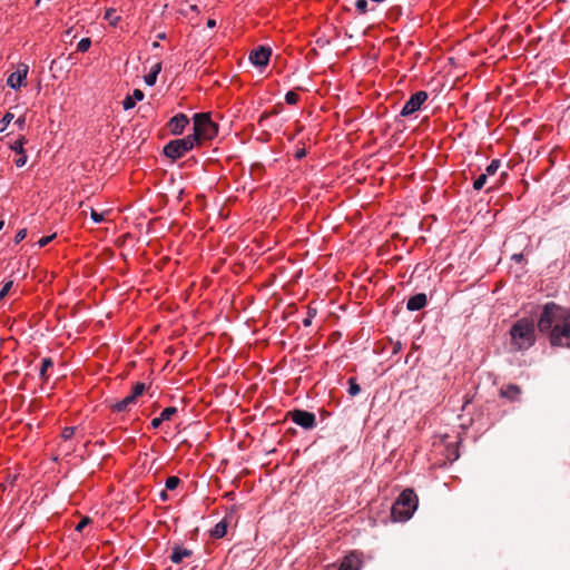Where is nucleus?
<instances>
[{
	"label": "nucleus",
	"instance_id": "f257e3e1",
	"mask_svg": "<svg viewBox=\"0 0 570 570\" xmlns=\"http://www.w3.org/2000/svg\"><path fill=\"white\" fill-rule=\"evenodd\" d=\"M538 328L542 333H549L551 345L570 348V307L547 303L538 320Z\"/></svg>",
	"mask_w": 570,
	"mask_h": 570
},
{
	"label": "nucleus",
	"instance_id": "f03ea898",
	"mask_svg": "<svg viewBox=\"0 0 570 570\" xmlns=\"http://www.w3.org/2000/svg\"><path fill=\"white\" fill-rule=\"evenodd\" d=\"M510 335L514 351L528 350L535 342L533 322L528 318L519 320L510 330Z\"/></svg>",
	"mask_w": 570,
	"mask_h": 570
},
{
	"label": "nucleus",
	"instance_id": "7ed1b4c3",
	"mask_svg": "<svg viewBox=\"0 0 570 570\" xmlns=\"http://www.w3.org/2000/svg\"><path fill=\"white\" fill-rule=\"evenodd\" d=\"M218 134V125L212 119L209 112L195 114L193 117V134L195 142L199 145L204 140H212Z\"/></svg>",
	"mask_w": 570,
	"mask_h": 570
},
{
	"label": "nucleus",
	"instance_id": "20e7f679",
	"mask_svg": "<svg viewBox=\"0 0 570 570\" xmlns=\"http://www.w3.org/2000/svg\"><path fill=\"white\" fill-rule=\"evenodd\" d=\"M417 497L413 490H404L391 508V517L393 521L409 520L417 508Z\"/></svg>",
	"mask_w": 570,
	"mask_h": 570
},
{
	"label": "nucleus",
	"instance_id": "39448f33",
	"mask_svg": "<svg viewBox=\"0 0 570 570\" xmlns=\"http://www.w3.org/2000/svg\"><path fill=\"white\" fill-rule=\"evenodd\" d=\"M196 145L195 138L188 135L184 138L168 141L163 148V154L171 161H175L193 150Z\"/></svg>",
	"mask_w": 570,
	"mask_h": 570
},
{
	"label": "nucleus",
	"instance_id": "423d86ee",
	"mask_svg": "<svg viewBox=\"0 0 570 570\" xmlns=\"http://www.w3.org/2000/svg\"><path fill=\"white\" fill-rule=\"evenodd\" d=\"M288 415L291 416L292 421L295 424H297L306 430H311L316 425V416L312 412L297 409V410L291 411L288 413Z\"/></svg>",
	"mask_w": 570,
	"mask_h": 570
},
{
	"label": "nucleus",
	"instance_id": "0eeeda50",
	"mask_svg": "<svg viewBox=\"0 0 570 570\" xmlns=\"http://www.w3.org/2000/svg\"><path fill=\"white\" fill-rule=\"evenodd\" d=\"M189 122V118L185 114L179 112L168 120L166 127L171 135L179 136L184 132Z\"/></svg>",
	"mask_w": 570,
	"mask_h": 570
},
{
	"label": "nucleus",
	"instance_id": "6e6552de",
	"mask_svg": "<svg viewBox=\"0 0 570 570\" xmlns=\"http://www.w3.org/2000/svg\"><path fill=\"white\" fill-rule=\"evenodd\" d=\"M272 49L269 47L259 46L249 53V60L254 66L265 67L269 62Z\"/></svg>",
	"mask_w": 570,
	"mask_h": 570
},
{
	"label": "nucleus",
	"instance_id": "1a4fd4ad",
	"mask_svg": "<svg viewBox=\"0 0 570 570\" xmlns=\"http://www.w3.org/2000/svg\"><path fill=\"white\" fill-rule=\"evenodd\" d=\"M29 67L26 63H19L17 70L9 75L7 85L13 89L20 88L26 85V78L28 75Z\"/></svg>",
	"mask_w": 570,
	"mask_h": 570
},
{
	"label": "nucleus",
	"instance_id": "9d476101",
	"mask_svg": "<svg viewBox=\"0 0 570 570\" xmlns=\"http://www.w3.org/2000/svg\"><path fill=\"white\" fill-rule=\"evenodd\" d=\"M193 554H194V551L191 549H188L180 544H175L171 548V553L169 556V560L175 564H179V563H183L186 559L191 558Z\"/></svg>",
	"mask_w": 570,
	"mask_h": 570
},
{
	"label": "nucleus",
	"instance_id": "9b49d317",
	"mask_svg": "<svg viewBox=\"0 0 570 570\" xmlns=\"http://www.w3.org/2000/svg\"><path fill=\"white\" fill-rule=\"evenodd\" d=\"M426 295L424 293H419L409 298L406 308L412 312L420 311L426 305Z\"/></svg>",
	"mask_w": 570,
	"mask_h": 570
},
{
	"label": "nucleus",
	"instance_id": "f8f14e48",
	"mask_svg": "<svg viewBox=\"0 0 570 570\" xmlns=\"http://www.w3.org/2000/svg\"><path fill=\"white\" fill-rule=\"evenodd\" d=\"M361 560L355 553L346 556L337 570H360Z\"/></svg>",
	"mask_w": 570,
	"mask_h": 570
},
{
	"label": "nucleus",
	"instance_id": "ddd939ff",
	"mask_svg": "<svg viewBox=\"0 0 570 570\" xmlns=\"http://www.w3.org/2000/svg\"><path fill=\"white\" fill-rule=\"evenodd\" d=\"M428 97L426 91H416L404 102L403 107H421L428 100Z\"/></svg>",
	"mask_w": 570,
	"mask_h": 570
},
{
	"label": "nucleus",
	"instance_id": "4468645a",
	"mask_svg": "<svg viewBox=\"0 0 570 570\" xmlns=\"http://www.w3.org/2000/svg\"><path fill=\"white\" fill-rule=\"evenodd\" d=\"M137 402L136 399L131 394L127 395L121 401L112 404L111 410L112 412L121 413L127 412L131 405H134Z\"/></svg>",
	"mask_w": 570,
	"mask_h": 570
},
{
	"label": "nucleus",
	"instance_id": "2eb2a0df",
	"mask_svg": "<svg viewBox=\"0 0 570 570\" xmlns=\"http://www.w3.org/2000/svg\"><path fill=\"white\" fill-rule=\"evenodd\" d=\"M419 109H401L400 115L396 117V128L397 130H404L407 126L404 124L405 118H411Z\"/></svg>",
	"mask_w": 570,
	"mask_h": 570
},
{
	"label": "nucleus",
	"instance_id": "dca6fc26",
	"mask_svg": "<svg viewBox=\"0 0 570 570\" xmlns=\"http://www.w3.org/2000/svg\"><path fill=\"white\" fill-rule=\"evenodd\" d=\"M227 521L224 519L219 521L210 531V535L216 539L223 538L227 533Z\"/></svg>",
	"mask_w": 570,
	"mask_h": 570
},
{
	"label": "nucleus",
	"instance_id": "f3484780",
	"mask_svg": "<svg viewBox=\"0 0 570 570\" xmlns=\"http://www.w3.org/2000/svg\"><path fill=\"white\" fill-rule=\"evenodd\" d=\"M459 444L460 442L446 444V459L449 461L453 462L460 458Z\"/></svg>",
	"mask_w": 570,
	"mask_h": 570
},
{
	"label": "nucleus",
	"instance_id": "a211bd4d",
	"mask_svg": "<svg viewBox=\"0 0 570 570\" xmlns=\"http://www.w3.org/2000/svg\"><path fill=\"white\" fill-rule=\"evenodd\" d=\"M104 19L107 20L110 26L117 27V24L121 18H120V16L117 14L116 9L108 8L105 12Z\"/></svg>",
	"mask_w": 570,
	"mask_h": 570
},
{
	"label": "nucleus",
	"instance_id": "6ab92c4d",
	"mask_svg": "<svg viewBox=\"0 0 570 570\" xmlns=\"http://www.w3.org/2000/svg\"><path fill=\"white\" fill-rule=\"evenodd\" d=\"M161 69V63L158 62L154 66V68L151 69V71L145 76V82L148 85V86H153L155 85L156 82V79H157V75L159 73Z\"/></svg>",
	"mask_w": 570,
	"mask_h": 570
},
{
	"label": "nucleus",
	"instance_id": "aec40b11",
	"mask_svg": "<svg viewBox=\"0 0 570 570\" xmlns=\"http://www.w3.org/2000/svg\"><path fill=\"white\" fill-rule=\"evenodd\" d=\"M521 394V389L518 385H509L505 391H501V396L508 397L510 400H517V397Z\"/></svg>",
	"mask_w": 570,
	"mask_h": 570
},
{
	"label": "nucleus",
	"instance_id": "412c9836",
	"mask_svg": "<svg viewBox=\"0 0 570 570\" xmlns=\"http://www.w3.org/2000/svg\"><path fill=\"white\" fill-rule=\"evenodd\" d=\"M52 366H53V362H52V360L50 357L42 358L41 367H40V372H39V375H40L41 380H43V381L48 380L47 371L49 368H51Z\"/></svg>",
	"mask_w": 570,
	"mask_h": 570
},
{
	"label": "nucleus",
	"instance_id": "4be33fe9",
	"mask_svg": "<svg viewBox=\"0 0 570 570\" xmlns=\"http://www.w3.org/2000/svg\"><path fill=\"white\" fill-rule=\"evenodd\" d=\"M347 383H348V394L351 396H355L361 392V386L357 384L355 377H350Z\"/></svg>",
	"mask_w": 570,
	"mask_h": 570
},
{
	"label": "nucleus",
	"instance_id": "5701e85b",
	"mask_svg": "<svg viewBox=\"0 0 570 570\" xmlns=\"http://www.w3.org/2000/svg\"><path fill=\"white\" fill-rule=\"evenodd\" d=\"M285 102L287 105H296L299 102V95L294 91V90H291L288 91L286 95H285Z\"/></svg>",
	"mask_w": 570,
	"mask_h": 570
},
{
	"label": "nucleus",
	"instance_id": "b1692460",
	"mask_svg": "<svg viewBox=\"0 0 570 570\" xmlns=\"http://www.w3.org/2000/svg\"><path fill=\"white\" fill-rule=\"evenodd\" d=\"M176 413H177V407H175V406L166 407L160 413V420L169 421L173 417V415H175Z\"/></svg>",
	"mask_w": 570,
	"mask_h": 570
},
{
	"label": "nucleus",
	"instance_id": "393cba45",
	"mask_svg": "<svg viewBox=\"0 0 570 570\" xmlns=\"http://www.w3.org/2000/svg\"><path fill=\"white\" fill-rule=\"evenodd\" d=\"M146 390V385L145 383H140V382H137L132 389H131V395L134 396V399H138V396H140Z\"/></svg>",
	"mask_w": 570,
	"mask_h": 570
},
{
	"label": "nucleus",
	"instance_id": "a878e982",
	"mask_svg": "<svg viewBox=\"0 0 570 570\" xmlns=\"http://www.w3.org/2000/svg\"><path fill=\"white\" fill-rule=\"evenodd\" d=\"M91 47V40L90 38H82L78 45H77V50L79 52H87L89 50V48Z\"/></svg>",
	"mask_w": 570,
	"mask_h": 570
},
{
	"label": "nucleus",
	"instance_id": "bb28decb",
	"mask_svg": "<svg viewBox=\"0 0 570 570\" xmlns=\"http://www.w3.org/2000/svg\"><path fill=\"white\" fill-rule=\"evenodd\" d=\"M180 483V479L178 476H169L166 480L165 487L166 490H175Z\"/></svg>",
	"mask_w": 570,
	"mask_h": 570
},
{
	"label": "nucleus",
	"instance_id": "cd10ccee",
	"mask_svg": "<svg viewBox=\"0 0 570 570\" xmlns=\"http://www.w3.org/2000/svg\"><path fill=\"white\" fill-rule=\"evenodd\" d=\"M12 119H13L12 114H10V112L6 114L3 116V118L0 119V131H4Z\"/></svg>",
	"mask_w": 570,
	"mask_h": 570
},
{
	"label": "nucleus",
	"instance_id": "c85d7f7f",
	"mask_svg": "<svg viewBox=\"0 0 570 570\" xmlns=\"http://www.w3.org/2000/svg\"><path fill=\"white\" fill-rule=\"evenodd\" d=\"M367 1L366 0H356L355 8L358 13L364 14L367 12Z\"/></svg>",
	"mask_w": 570,
	"mask_h": 570
},
{
	"label": "nucleus",
	"instance_id": "c756f323",
	"mask_svg": "<svg viewBox=\"0 0 570 570\" xmlns=\"http://www.w3.org/2000/svg\"><path fill=\"white\" fill-rule=\"evenodd\" d=\"M487 183V174H481L473 183V187L480 190Z\"/></svg>",
	"mask_w": 570,
	"mask_h": 570
},
{
	"label": "nucleus",
	"instance_id": "7c9ffc66",
	"mask_svg": "<svg viewBox=\"0 0 570 570\" xmlns=\"http://www.w3.org/2000/svg\"><path fill=\"white\" fill-rule=\"evenodd\" d=\"M499 169V159H493L490 165L487 167V176L493 175Z\"/></svg>",
	"mask_w": 570,
	"mask_h": 570
},
{
	"label": "nucleus",
	"instance_id": "2f4dec72",
	"mask_svg": "<svg viewBox=\"0 0 570 570\" xmlns=\"http://www.w3.org/2000/svg\"><path fill=\"white\" fill-rule=\"evenodd\" d=\"M76 428L67 426L62 430L61 436L63 440H69L75 435Z\"/></svg>",
	"mask_w": 570,
	"mask_h": 570
},
{
	"label": "nucleus",
	"instance_id": "473e14b6",
	"mask_svg": "<svg viewBox=\"0 0 570 570\" xmlns=\"http://www.w3.org/2000/svg\"><path fill=\"white\" fill-rule=\"evenodd\" d=\"M91 522L89 517L82 518L76 525V531L81 532Z\"/></svg>",
	"mask_w": 570,
	"mask_h": 570
},
{
	"label": "nucleus",
	"instance_id": "72a5a7b5",
	"mask_svg": "<svg viewBox=\"0 0 570 570\" xmlns=\"http://www.w3.org/2000/svg\"><path fill=\"white\" fill-rule=\"evenodd\" d=\"M11 149L18 154H23V139H18L17 141H14V144L11 146Z\"/></svg>",
	"mask_w": 570,
	"mask_h": 570
},
{
	"label": "nucleus",
	"instance_id": "f704fd0d",
	"mask_svg": "<svg viewBox=\"0 0 570 570\" xmlns=\"http://www.w3.org/2000/svg\"><path fill=\"white\" fill-rule=\"evenodd\" d=\"M90 216L96 224L104 222V215L96 212L95 209H91Z\"/></svg>",
	"mask_w": 570,
	"mask_h": 570
},
{
	"label": "nucleus",
	"instance_id": "c9c22d12",
	"mask_svg": "<svg viewBox=\"0 0 570 570\" xmlns=\"http://www.w3.org/2000/svg\"><path fill=\"white\" fill-rule=\"evenodd\" d=\"M56 237V234L53 235H50V236H45V237H41L39 240H38V245L39 247H45L46 245H48L53 238Z\"/></svg>",
	"mask_w": 570,
	"mask_h": 570
},
{
	"label": "nucleus",
	"instance_id": "e433bc0d",
	"mask_svg": "<svg viewBox=\"0 0 570 570\" xmlns=\"http://www.w3.org/2000/svg\"><path fill=\"white\" fill-rule=\"evenodd\" d=\"M27 236V229H20L14 236V243L19 244Z\"/></svg>",
	"mask_w": 570,
	"mask_h": 570
},
{
	"label": "nucleus",
	"instance_id": "4c0bfd02",
	"mask_svg": "<svg viewBox=\"0 0 570 570\" xmlns=\"http://www.w3.org/2000/svg\"><path fill=\"white\" fill-rule=\"evenodd\" d=\"M135 106H136V101L129 95L126 96V98L122 100V107H135Z\"/></svg>",
	"mask_w": 570,
	"mask_h": 570
},
{
	"label": "nucleus",
	"instance_id": "58836bf2",
	"mask_svg": "<svg viewBox=\"0 0 570 570\" xmlns=\"http://www.w3.org/2000/svg\"><path fill=\"white\" fill-rule=\"evenodd\" d=\"M130 97L137 102L144 99V92L140 89H135Z\"/></svg>",
	"mask_w": 570,
	"mask_h": 570
},
{
	"label": "nucleus",
	"instance_id": "ea45409f",
	"mask_svg": "<svg viewBox=\"0 0 570 570\" xmlns=\"http://www.w3.org/2000/svg\"><path fill=\"white\" fill-rule=\"evenodd\" d=\"M19 155H20V157H19L18 159H16V161H14V163H16V166H17V167H22V166H24V165H26V163H27V156H26V154H24V153H23V154H19Z\"/></svg>",
	"mask_w": 570,
	"mask_h": 570
},
{
	"label": "nucleus",
	"instance_id": "a19ab883",
	"mask_svg": "<svg viewBox=\"0 0 570 570\" xmlns=\"http://www.w3.org/2000/svg\"><path fill=\"white\" fill-rule=\"evenodd\" d=\"M315 314H316L315 311L309 309L307 317L303 321V325L304 326H309L311 323H312V317L315 316Z\"/></svg>",
	"mask_w": 570,
	"mask_h": 570
},
{
	"label": "nucleus",
	"instance_id": "79ce46f5",
	"mask_svg": "<svg viewBox=\"0 0 570 570\" xmlns=\"http://www.w3.org/2000/svg\"><path fill=\"white\" fill-rule=\"evenodd\" d=\"M163 422H164V420H160V416L159 417H155V419L151 420V426L154 429H158Z\"/></svg>",
	"mask_w": 570,
	"mask_h": 570
},
{
	"label": "nucleus",
	"instance_id": "37998d69",
	"mask_svg": "<svg viewBox=\"0 0 570 570\" xmlns=\"http://www.w3.org/2000/svg\"><path fill=\"white\" fill-rule=\"evenodd\" d=\"M12 285H13V282H12V281H9V282L4 283V285H3L2 289H1V292H6V294H8V293H9V291L11 289Z\"/></svg>",
	"mask_w": 570,
	"mask_h": 570
},
{
	"label": "nucleus",
	"instance_id": "c03bdc74",
	"mask_svg": "<svg viewBox=\"0 0 570 570\" xmlns=\"http://www.w3.org/2000/svg\"><path fill=\"white\" fill-rule=\"evenodd\" d=\"M399 97V94H393L389 97L390 101H391V107H395V105L397 104L396 101V98Z\"/></svg>",
	"mask_w": 570,
	"mask_h": 570
},
{
	"label": "nucleus",
	"instance_id": "a18cd8bd",
	"mask_svg": "<svg viewBox=\"0 0 570 570\" xmlns=\"http://www.w3.org/2000/svg\"><path fill=\"white\" fill-rule=\"evenodd\" d=\"M161 501H167L168 500V494H167V490H163L159 494Z\"/></svg>",
	"mask_w": 570,
	"mask_h": 570
},
{
	"label": "nucleus",
	"instance_id": "49530a36",
	"mask_svg": "<svg viewBox=\"0 0 570 570\" xmlns=\"http://www.w3.org/2000/svg\"><path fill=\"white\" fill-rule=\"evenodd\" d=\"M305 155H306V151H305L304 149H299V150H297V153H296V155H295V156H296V158H297V159H301V158H303Z\"/></svg>",
	"mask_w": 570,
	"mask_h": 570
},
{
	"label": "nucleus",
	"instance_id": "de8ad7c7",
	"mask_svg": "<svg viewBox=\"0 0 570 570\" xmlns=\"http://www.w3.org/2000/svg\"><path fill=\"white\" fill-rule=\"evenodd\" d=\"M512 259H514L515 262H521L523 259V255L522 254H513Z\"/></svg>",
	"mask_w": 570,
	"mask_h": 570
},
{
	"label": "nucleus",
	"instance_id": "09e8293b",
	"mask_svg": "<svg viewBox=\"0 0 570 570\" xmlns=\"http://www.w3.org/2000/svg\"><path fill=\"white\" fill-rule=\"evenodd\" d=\"M215 24H216V22H215V20H213V19H209V20L207 21V27H209V28L215 27Z\"/></svg>",
	"mask_w": 570,
	"mask_h": 570
},
{
	"label": "nucleus",
	"instance_id": "8fccbe9b",
	"mask_svg": "<svg viewBox=\"0 0 570 570\" xmlns=\"http://www.w3.org/2000/svg\"><path fill=\"white\" fill-rule=\"evenodd\" d=\"M16 124L19 125V127H21L24 124V119L23 118H18Z\"/></svg>",
	"mask_w": 570,
	"mask_h": 570
},
{
	"label": "nucleus",
	"instance_id": "3c124183",
	"mask_svg": "<svg viewBox=\"0 0 570 570\" xmlns=\"http://www.w3.org/2000/svg\"><path fill=\"white\" fill-rule=\"evenodd\" d=\"M158 39L163 40L166 38V33L165 32H161L157 36Z\"/></svg>",
	"mask_w": 570,
	"mask_h": 570
},
{
	"label": "nucleus",
	"instance_id": "603ef678",
	"mask_svg": "<svg viewBox=\"0 0 570 570\" xmlns=\"http://www.w3.org/2000/svg\"><path fill=\"white\" fill-rule=\"evenodd\" d=\"M190 10H193L195 12H198V7L196 4H191L190 6Z\"/></svg>",
	"mask_w": 570,
	"mask_h": 570
},
{
	"label": "nucleus",
	"instance_id": "864d4df0",
	"mask_svg": "<svg viewBox=\"0 0 570 570\" xmlns=\"http://www.w3.org/2000/svg\"><path fill=\"white\" fill-rule=\"evenodd\" d=\"M151 46H153V48H159V47H160V45H159V42H158V41L153 42V45H151Z\"/></svg>",
	"mask_w": 570,
	"mask_h": 570
},
{
	"label": "nucleus",
	"instance_id": "5fc2aeb1",
	"mask_svg": "<svg viewBox=\"0 0 570 570\" xmlns=\"http://www.w3.org/2000/svg\"><path fill=\"white\" fill-rule=\"evenodd\" d=\"M282 105H283L282 101L278 100L275 102L274 107H282Z\"/></svg>",
	"mask_w": 570,
	"mask_h": 570
},
{
	"label": "nucleus",
	"instance_id": "6e6d98bb",
	"mask_svg": "<svg viewBox=\"0 0 570 570\" xmlns=\"http://www.w3.org/2000/svg\"><path fill=\"white\" fill-rule=\"evenodd\" d=\"M6 295H7V294H6V292H1V291H0V301H1Z\"/></svg>",
	"mask_w": 570,
	"mask_h": 570
},
{
	"label": "nucleus",
	"instance_id": "4d7b16f0",
	"mask_svg": "<svg viewBox=\"0 0 570 570\" xmlns=\"http://www.w3.org/2000/svg\"><path fill=\"white\" fill-rule=\"evenodd\" d=\"M6 295H7V294H6V292H1V291H0V301H1Z\"/></svg>",
	"mask_w": 570,
	"mask_h": 570
},
{
	"label": "nucleus",
	"instance_id": "13d9d810",
	"mask_svg": "<svg viewBox=\"0 0 570 570\" xmlns=\"http://www.w3.org/2000/svg\"><path fill=\"white\" fill-rule=\"evenodd\" d=\"M6 295H7V294H6V292H1V291H0V301H1Z\"/></svg>",
	"mask_w": 570,
	"mask_h": 570
},
{
	"label": "nucleus",
	"instance_id": "bf43d9fd",
	"mask_svg": "<svg viewBox=\"0 0 570 570\" xmlns=\"http://www.w3.org/2000/svg\"><path fill=\"white\" fill-rule=\"evenodd\" d=\"M6 295H7V294H6V292H1V291H0V301H1Z\"/></svg>",
	"mask_w": 570,
	"mask_h": 570
},
{
	"label": "nucleus",
	"instance_id": "052dcab7",
	"mask_svg": "<svg viewBox=\"0 0 570 570\" xmlns=\"http://www.w3.org/2000/svg\"><path fill=\"white\" fill-rule=\"evenodd\" d=\"M267 116H268V114H263V115L261 116L259 121H262L263 119H265Z\"/></svg>",
	"mask_w": 570,
	"mask_h": 570
},
{
	"label": "nucleus",
	"instance_id": "680f3d73",
	"mask_svg": "<svg viewBox=\"0 0 570 570\" xmlns=\"http://www.w3.org/2000/svg\"><path fill=\"white\" fill-rule=\"evenodd\" d=\"M4 222L0 220V230L3 228Z\"/></svg>",
	"mask_w": 570,
	"mask_h": 570
},
{
	"label": "nucleus",
	"instance_id": "e2e57ef3",
	"mask_svg": "<svg viewBox=\"0 0 570 570\" xmlns=\"http://www.w3.org/2000/svg\"><path fill=\"white\" fill-rule=\"evenodd\" d=\"M344 121L345 122L350 121V118H347L346 114L344 115Z\"/></svg>",
	"mask_w": 570,
	"mask_h": 570
}]
</instances>
